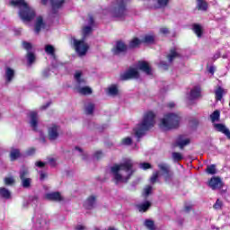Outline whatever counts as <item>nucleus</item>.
Wrapping results in <instances>:
<instances>
[{
    "label": "nucleus",
    "instance_id": "2eb2a0df",
    "mask_svg": "<svg viewBox=\"0 0 230 230\" xmlns=\"http://www.w3.org/2000/svg\"><path fill=\"white\" fill-rule=\"evenodd\" d=\"M44 199L46 200H52L53 202H62L64 198L60 194V192H49L45 194Z\"/></svg>",
    "mask_w": 230,
    "mask_h": 230
},
{
    "label": "nucleus",
    "instance_id": "de8ad7c7",
    "mask_svg": "<svg viewBox=\"0 0 230 230\" xmlns=\"http://www.w3.org/2000/svg\"><path fill=\"white\" fill-rule=\"evenodd\" d=\"M13 182H15V181L13 180V177H8V178H5V179H4V183H5L7 186H10V184H13Z\"/></svg>",
    "mask_w": 230,
    "mask_h": 230
},
{
    "label": "nucleus",
    "instance_id": "603ef678",
    "mask_svg": "<svg viewBox=\"0 0 230 230\" xmlns=\"http://www.w3.org/2000/svg\"><path fill=\"white\" fill-rule=\"evenodd\" d=\"M35 166H38V168H44V166H46V163L39 161L35 163Z\"/></svg>",
    "mask_w": 230,
    "mask_h": 230
},
{
    "label": "nucleus",
    "instance_id": "09e8293b",
    "mask_svg": "<svg viewBox=\"0 0 230 230\" xmlns=\"http://www.w3.org/2000/svg\"><path fill=\"white\" fill-rule=\"evenodd\" d=\"M224 206V203L220 201V199H217L214 205L215 209H220Z\"/></svg>",
    "mask_w": 230,
    "mask_h": 230
},
{
    "label": "nucleus",
    "instance_id": "f3484780",
    "mask_svg": "<svg viewBox=\"0 0 230 230\" xmlns=\"http://www.w3.org/2000/svg\"><path fill=\"white\" fill-rule=\"evenodd\" d=\"M29 123L34 130H37V125H39V115L37 114V111H31L29 113Z\"/></svg>",
    "mask_w": 230,
    "mask_h": 230
},
{
    "label": "nucleus",
    "instance_id": "e2e57ef3",
    "mask_svg": "<svg viewBox=\"0 0 230 230\" xmlns=\"http://www.w3.org/2000/svg\"><path fill=\"white\" fill-rule=\"evenodd\" d=\"M209 73H211V75H214L215 73V67L213 66H210L209 69H208Z\"/></svg>",
    "mask_w": 230,
    "mask_h": 230
},
{
    "label": "nucleus",
    "instance_id": "37998d69",
    "mask_svg": "<svg viewBox=\"0 0 230 230\" xmlns=\"http://www.w3.org/2000/svg\"><path fill=\"white\" fill-rule=\"evenodd\" d=\"M139 44H141V40H139V39H137V38H135L130 41L129 46L131 48H137V46H139Z\"/></svg>",
    "mask_w": 230,
    "mask_h": 230
},
{
    "label": "nucleus",
    "instance_id": "1a4fd4ad",
    "mask_svg": "<svg viewBox=\"0 0 230 230\" xmlns=\"http://www.w3.org/2000/svg\"><path fill=\"white\" fill-rule=\"evenodd\" d=\"M49 139L50 141H56L58 139V136H60V126L57 124H51L48 129Z\"/></svg>",
    "mask_w": 230,
    "mask_h": 230
},
{
    "label": "nucleus",
    "instance_id": "58836bf2",
    "mask_svg": "<svg viewBox=\"0 0 230 230\" xmlns=\"http://www.w3.org/2000/svg\"><path fill=\"white\" fill-rule=\"evenodd\" d=\"M172 159L175 163H177L178 161H182V159H184V156H182V154L181 153L174 152L172 153Z\"/></svg>",
    "mask_w": 230,
    "mask_h": 230
},
{
    "label": "nucleus",
    "instance_id": "f704fd0d",
    "mask_svg": "<svg viewBox=\"0 0 230 230\" xmlns=\"http://www.w3.org/2000/svg\"><path fill=\"white\" fill-rule=\"evenodd\" d=\"M84 111L86 114H93V112H94V104L88 102L84 107Z\"/></svg>",
    "mask_w": 230,
    "mask_h": 230
},
{
    "label": "nucleus",
    "instance_id": "69168bd1",
    "mask_svg": "<svg viewBox=\"0 0 230 230\" xmlns=\"http://www.w3.org/2000/svg\"><path fill=\"white\" fill-rule=\"evenodd\" d=\"M191 209L190 206L185 207V211L188 213V211H190Z\"/></svg>",
    "mask_w": 230,
    "mask_h": 230
},
{
    "label": "nucleus",
    "instance_id": "72a5a7b5",
    "mask_svg": "<svg viewBox=\"0 0 230 230\" xmlns=\"http://www.w3.org/2000/svg\"><path fill=\"white\" fill-rule=\"evenodd\" d=\"M152 186L147 185L144 188L143 191H142V197L144 199H146V197H149L150 195H152Z\"/></svg>",
    "mask_w": 230,
    "mask_h": 230
},
{
    "label": "nucleus",
    "instance_id": "0e129e2a",
    "mask_svg": "<svg viewBox=\"0 0 230 230\" xmlns=\"http://www.w3.org/2000/svg\"><path fill=\"white\" fill-rule=\"evenodd\" d=\"M75 150H76L77 152H79V154H84V151L82 150V148H80V147H78V146L75 147Z\"/></svg>",
    "mask_w": 230,
    "mask_h": 230
},
{
    "label": "nucleus",
    "instance_id": "423d86ee",
    "mask_svg": "<svg viewBox=\"0 0 230 230\" xmlns=\"http://www.w3.org/2000/svg\"><path fill=\"white\" fill-rule=\"evenodd\" d=\"M74 78L75 81V90L79 94H83L84 96L93 94V89H91V87L84 86L87 84V80L84 77L82 71L75 72Z\"/></svg>",
    "mask_w": 230,
    "mask_h": 230
},
{
    "label": "nucleus",
    "instance_id": "393cba45",
    "mask_svg": "<svg viewBox=\"0 0 230 230\" xmlns=\"http://www.w3.org/2000/svg\"><path fill=\"white\" fill-rule=\"evenodd\" d=\"M215 94H216V100L220 102L224 98V95L227 94V90L224 89L222 86H218L215 90Z\"/></svg>",
    "mask_w": 230,
    "mask_h": 230
},
{
    "label": "nucleus",
    "instance_id": "864d4df0",
    "mask_svg": "<svg viewBox=\"0 0 230 230\" xmlns=\"http://www.w3.org/2000/svg\"><path fill=\"white\" fill-rule=\"evenodd\" d=\"M35 154V148H30L26 151V155H33Z\"/></svg>",
    "mask_w": 230,
    "mask_h": 230
},
{
    "label": "nucleus",
    "instance_id": "6e6d98bb",
    "mask_svg": "<svg viewBox=\"0 0 230 230\" xmlns=\"http://www.w3.org/2000/svg\"><path fill=\"white\" fill-rule=\"evenodd\" d=\"M160 32L163 33L164 35L168 34V28L164 27L160 29Z\"/></svg>",
    "mask_w": 230,
    "mask_h": 230
},
{
    "label": "nucleus",
    "instance_id": "338daca9",
    "mask_svg": "<svg viewBox=\"0 0 230 230\" xmlns=\"http://www.w3.org/2000/svg\"><path fill=\"white\" fill-rule=\"evenodd\" d=\"M48 107H49V103H48L45 106H41V110L44 111V109H48Z\"/></svg>",
    "mask_w": 230,
    "mask_h": 230
},
{
    "label": "nucleus",
    "instance_id": "f03ea898",
    "mask_svg": "<svg viewBox=\"0 0 230 230\" xmlns=\"http://www.w3.org/2000/svg\"><path fill=\"white\" fill-rule=\"evenodd\" d=\"M11 6L19 8L18 15L23 22H30V21L35 18V9L26 3L24 0H11Z\"/></svg>",
    "mask_w": 230,
    "mask_h": 230
},
{
    "label": "nucleus",
    "instance_id": "052dcab7",
    "mask_svg": "<svg viewBox=\"0 0 230 230\" xmlns=\"http://www.w3.org/2000/svg\"><path fill=\"white\" fill-rule=\"evenodd\" d=\"M40 181H44V179H46V174L44 172H40Z\"/></svg>",
    "mask_w": 230,
    "mask_h": 230
},
{
    "label": "nucleus",
    "instance_id": "c9c22d12",
    "mask_svg": "<svg viewBox=\"0 0 230 230\" xmlns=\"http://www.w3.org/2000/svg\"><path fill=\"white\" fill-rule=\"evenodd\" d=\"M108 93L110 96H116L118 94V86L116 84H112L108 88Z\"/></svg>",
    "mask_w": 230,
    "mask_h": 230
},
{
    "label": "nucleus",
    "instance_id": "f257e3e1",
    "mask_svg": "<svg viewBox=\"0 0 230 230\" xmlns=\"http://www.w3.org/2000/svg\"><path fill=\"white\" fill-rule=\"evenodd\" d=\"M134 161L128 158L119 164H114L111 167V173L115 184L128 182V180L134 174Z\"/></svg>",
    "mask_w": 230,
    "mask_h": 230
},
{
    "label": "nucleus",
    "instance_id": "a878e982",
    "mask_svg": "<svg viewBox=\"0 0 230 230\" xmlns=\"http://www.w3.org/2000/svg\"><path fill=\"white\" fill-rule=\"evenodd\" d=\"M196 98H200V87L196 86L190 90V100H196Z\"/></svg>",
    "mask_w": 230,
    "mask_h": 230
},
{
    "label": "nucleus",
    "instance_id": "5701e85b",
    "mask_svg": "<svg viewBox=\"0 0 230 230\" xmlns=\"http://www.w3.org/2000/svg\"><path fill=\"white\" fill-rule=\"evenodd\" d=\"M96 206V197L90 196L84 203L85 209H93Z\"/></svg>",
    "mask_w": 230,
    "mask_h": 230
},
{
    "label": "nucleus",
    "instance_id": "bb28decb",
    "mask_svg": "<svg viewBox=\"0 0 230 230\" xmlns=\"http://www.w3.org/2000/svg\"><path fill=\"white\" fill-rule=\"evenodd\" d=\"M179 57H180L179 49L174 48V49H171V52L168 55V60H169V62H173V60H175V58H177Z\"/></svg>",
    "mask_w": 230,
    "mask_h": 230
},
{
    "label": "nucleus",
    "instance_id": "6ab92c4d",
    "mask_svg": "<svg viewBox=\"0 0 230 230\" xmlns=\"http://www.w3.org/2000/svg\"><path fill=\"white\" fill-rule=\"evenodd\" d=\"M190 140L188 136L181 135L176 139V145L179 146V148H183L184 146H188L190 145Z\"/></svg>",
    "mask_w": 230,
    "mask_h": 230
},
{
    "label": "nucleus",
    "instance_id": "9b49d317",
    "mask_svg": "<svg viewBox=\"0 0 230 230\" xmlns=\"http://www.w3.org/2000/svg\"><path fill=\"white\" fill-rule=\"evenodd\" d=\"M132 78H139L137 68H129L127 72L120 75V80H130Z\"/></svg>",
    "mask_w": 230,
    "mask_h": 230
},
{
    "label": "nucleus",
    "instance_id": "4be33fe9",
    "mask_svg": "<svg viewBox=\"0 0 230 230\" xmlns=\"http://www.w3.org/2000/svg\"><path fill=\"white\" fill-rule=\"evenodd\" d=\"M45 26H46V23H44V19L42 18V16H38L36 18L35 28H34L35 33H39L40 30H44Z\"/></svg>",
    "mask_w": 230,
    "mask_h": 230
},
{
    "label": "nucleus",
    "instance_id": "bf43d9fd",
    "mask_svg": "<svg viewBox=\"0 0 230 230\" xmlns=\"http://www.w3.org/2000/svg\"><path fill=\"white\" fill-rule=\"evenodd\" d=\"M76 230H84L85 229V227L82 225H78L76 227H75Z\"/></svg>",
    "mask_w": 230,
    "mask_h": 230
},
{
    "label": "nucleus",
    "instance_id": "2f4dec72",
    "mask_svg": "<svg viewBox=\"0 0 230 230\" xmlns=\"http://www.w3.org/2000/svg\"><path fill=\"white\" fill-rule=\"evenodd\" d=\"M45 53H47V55H49L50 57H52V58H54V60H55V48L52 45L45 46Z\"/></svg>",
    "mask_w": 230,
    "mask_h": 230
},
{
    "label": "nucleus",
    "instance_id": "79ce46f5",
    "mask_svg": "<svg viewBox=\"0 0 230 230\" xmlns=\"http://www.w3.org/2000/svg\"><path fill=\"white\" fill-rule=\"evenodd\" d=\"M121 145L124 146H129V145H132V137H127L122 139Z\"/></svg>",
    "mask_w": 230,
    "mask_h": 230
},
{
    "label": "nucleus",
    "instance_id": "b1692460",
    "mask_svg": "<svg viewBox=\"0 0 230 230\" xmlns=\"http://www.w3.org/2000/svg\"><path fill=\"white\" fill-rule=\"evenodd\" d=\"M15 76V71L10 67L5 68V84H11L12 80Z\"/></svg>",
    "mask_w": 230,
    "mask_h": 230
},
{
    "label": "nucleus",
    "instance_id": "680f3d73",
    "mask_svg": "<svg viewBox=\"0 0 230 230\" xmlns=\"http://www.w3.org/2000/svg\"><path fill=\"white\" fill-rule=\"evenodd\" d=\"M52 73H55L57 75V66L52 65Z\"/></svg>",
    "mask_w": 230,
    "mask_h": 230
},
{
    "label": "nucleus",
    "instance_id": "473e14b6",
    "mask_svg": "<svg viewBox=\"0 0 230 230\" xmlns=\"http://www.w3.org/2000/svg\"><path fill=\"white\" fill-rule=\"evenodd\" d=\"M192 30L199 39L202 37V26L199 24H194Z\"/></svg>",
    "mask_w": 230,
    "mask_h": 230
},
{
    "label": "nucleus",
    "instance_id": "4c0bfd02",
    "mask_svg": "<svg viewBox=\"0 0 230 230\" xmlns=\"http://www.w3.org/2000/svg\"><path fill=\"white\" fill-rule=\"evenodd\" d=\"M144 224L149 230H155V225L154 224V221L146 219Z\"/></svg>",
    "mask_w": 230,
    "mask_h": 230
},
{
    "label": "nucleus",
    "instance_id": "39448f33",
    "mask_svg": "<svg viewBox=\"0 0 230 230\" xmlns=\"http://www.w3.org/2000/svg\"><path fill=\"white\" fill-rule=\"evenodd\" d=\"M181 125V115L179 113L168 112L160 119L159 127L161 130H172L178 128Z\"/></svg>",
    "mask_w": 230,
    "mask_h": 230
},
{
    "label": "nucleus",
    "instance_id": "c03bdc74",
    "mask_svg": "<svg viewBox=\"0 0 230 230\" xmlns=\"http://www.w3.org/2000/svg\"><path fill=\"white\" fill-rule=\"evenodd\" d=\"M157 179H159V172L156 171L153 173L151 179H150V182H152V184H155V182H156Z\"/></svg>",
    "mask_w": 230,
    "mask_h": 230
},
{
    "label": "nucleus",
    "instance_id": "aec40b11",
    "mask_svg": "<svg viewBox=\"0 0 230 230\" xmlns=\"http://www.w3.org/2000/svg\"><path fill=\"white\" fill-rule=\"evenodd\" d=\"M208 186L211 190H220L223 186L222 180L218 177H213L208 181Z\"/></svg>",
    "mask_w": 230,
    "mask_h": 230
},
{
    "label": "nucleus",
    "instance_id": "f8f14e48",
    "mask_svg": "<svg viewBox=\"0 0 230 230\" xmlns=\"http://www.w3.org/2000/svg\"><path fill=\"white\" fill-rule=\"evenodd\" d=\"M33 222H35L36 227H44L46 224H48L46 215L38 214L32 218Z\"/></svg>",
    "mask_w": 230,
    "mask_h": 230
},
{
    "label": "nucleus",
    "instance_id": "774afa93",
    "mask_svg": "<svg viewBox=\"0 0 230 230\" xmlns=\"http://www.w3.org/2000/svg\"><path fill=\"white\" fill-rule=\"evenodd\" d=\"M214 58H215V60H217V58H220V55H218V54L215 55Z\"/></svg>",
    "mask_w": 230,
    "mask_h": 230
},
{
    "label": "nucleus",
    "instance_id": "9d476101",
    "mask_svg": "<svg viewBox=\"0 0 230 230\" xmlns=\"http://www.w3.org/2000/svg\"><path fill=\"white\" fill-rule=\"evenodd\" d=\"M28 168L22 167L20 171V179L22 181V186L23 188H30L31 184V179L26 178V175H28Z\"/></svg>",
    "mask_w": 230,
    "mask_h": 230
},
{
    "label": "nucleus",
    "instance_id": "c85d7f7f",
    "mask_svg": "<svg viewBox=\"0 0 230 230\" xmlns=\"http://www.w3.org/2000/svg\"><path fill=\"white\" fill-rule=\"evenodd\" d=\"M152 206L150 201H145L144 203L137 205V209L140 213H145V211H148V208Z\"/></svg>",
    "mask_w": 230,
    "mask_h": 230
},
{
    "label": "nucleus",
    "instance_id": "7c9ffc66",
    "mask_svg": "<svg viewBox=\"0 0 230 230\" xmlns=\"http://www.w3.org/2000/svg\"><path fill=\"white\" fill-rule=\"evenodd\" d=\"M0 197H3V199H11L12 193L6 188H0Z\"/></svg>",
    "mask_w": 230,
    "mask_h": 230
},
{
    "label": "nucleus",
    "instance_id": "4d7b16f0",
    "mask_svg": "<svg viewBox=\"0 0 230 230\" xmlns=\"http://www.w3.org/2000/svg\"><path fill=\"white\" fill-rule=\"evenodd\" d=\"M49 69H46L43 71V76H45V78H48V76H49Z\"/></svg>",
    "mask_w": 230,
    "mask_h": 230
},
{
    "label": "nucleus",
    "instance_id": "13d9d810",
    "mask_svg": "<svg viewBox=\"0 0 230 230\" xmlns=\"http://www.w3.org/2000/svg\"><path fill=\"white\" fill-rule=\"evenodd\" d=\"M167 107H168L169 109H173V108H175V102H169V103L167 104Z\"/></svg>",
    "mask_w": 230,
    "mask_h": 230
},
{
    "label": "nucleus",
    "instance_id": "7ed1b4c3",
    "mask_svg": "<svg viewBox=\"0 0 230 230\" xmlns=\"http://www.w3.org/2000/svg\"><path fill=\"white\" fill-rule=\"evenodd\" d=\"M89 23L90 25L84 26L83 28V40H76L75 38L72 40L74 48L79 57H84V55H85V53H87V50L89 49V45H87L84 40L85 37H87V35H90L91 31H93V24L94 23V20L93 19V17L89 18Z\"/></svg>",
    "mask_w": 230,
    "mask_h": 230
},
{
    "label": "nucleus",
    "instance_id": "5fc2aeb1",
    "mask_svg": "<svg viewBox=\"0 0 230 230\" xmlns=\"http://www.w3.org/2000/svg\"><path fill=\"white\" fill-rule=\"evenodd\" d=\"M159 67H161V69H168V65L164 62H161Z\"/></svg>",
    "mask_w": 230,
    "mask_h": 230
},
{
    "label": "nucleus",
    "instance_id": "a211bd4d",
    "mask_svg": "<svg viewBox=\"0 0 230 230\" xmlns=\"http://www.w3.org/2000/svg\"><path fill=\"white\" fill-rule=\"evenodd\" d=\"M214 128L217 130V132H221V134H224L230 139V130L226 127V125L222 123H214Z\"/></svg>",
    "mask_w": 230,
    "mask_h": 230
},
{
    "label": "nucleus",
    "instance_id": "a18cd8bd",
    "mask_svg": "<svg viewBox=\"0 0 230 230\" xmlns=\"http://www.w3.org/2000/svg\"><path fill=\"white\" fill-rule=\"evenodd\" d=\"M158 3V8H163L168 4L169 0H156Z\"/></svg>",
    "mask_w": 230,
    "mask_h": 230
},
{
    "label": "nucleus",
    "instance_id": "6e6552de",
    "mask_svg": "<svg viewBox=\"0 0 230 230\" xmlns=\"http://www.w3.org/2000/svg\"><path fill=\"white\" fill-rule=\"evenodd\" d=\"M158 168L161 170V172H163L165 182H172V180L173 179V172L170 171V166L166 164H159Z\"/></svg>",
    "mask_w": 230,
    "mask_h": 230
},
{
    "label": "nucleus",
    "instance_id": "4468645a",
    "mask_svg": "<svg viewBox=\"0 0 230 230\" xmlns=\"http://www.w3.org/2000/svg\"><path fill=\"white\" fill-rule=\"evenodd\" d=\"M22 47L24 48V49H26L28 51L27 60H28L29 66H31V64L35 62V55H33V53L31 52V44L28 43V42H23Z\"/></svg>",
    "mask_w": 230,
    "mask_h": 230
},
{
    "label": "nucleus",
    "instance_id": "8fccbe9b",
    "mask_svg": "<svg viewBox=\"0 0 230 230\" xmlns=\"http://www.w3.org/2000/svg\"><path fill=\"white\" fill-rule=\"evenodd\" d=\"M94 159H102L103 157V153L102 151L95 152L93 155Z\"/></svg>",
    "mask_w": 230,
    "mask_h": 230
},
{
    "label": "nucleus",
    "instance_id": "e433bc0d",
    "mask_svg": "<svg viewBox=\"0 0 230 230\" xmlns=\"http://www.w3.org/2000/svg\"><path fill=\"white\" fill-rule=\"evenodd\" d=\"M155 40V36L152 34H147L144 37V42H146V44H152L154 43Z\"/></svg>",
    "mask_w": 230,
    "mask_h": 230
},
{
    "label": "nucleus",
    "instance_id": "dca6fc26",
    "mask_svg": "<svg viewBox=\"0 0 230 230\" xmlns=\"http://www.w3.org/2000/svg\"><path fill=\"white\" fill-rule=\"evenodd\" d=\"M49 1L51 3L53 12L58 8H62V6H64V3H66V0H41V4H48Z\"/></svg>",
    "mask_w": 230,
    "mask_h": 230
},
{
    "label": "nucleus",
    "instance_id": "a19ab883",
    "mask_svg": "<svg viewBox=\"0 0 230 230\" xmlns=\"http://www.w3.org/2000/svg\"><path fill=\"white\" fill-rule=\"evenodd\" d=\"M207 173H209L210 175H215L217 173V167L215 164L209 165L207 167Z\"/></svg>",
    "mask_w": 230,
    "mask_h": 230
},
{
    "label": "nucleus",
    "instance_id": "20e7f679",
    "mask_svg": "<svg viewBox=\"0 0 230 230\" xmlns=\"http://www.w3.org/2000/svg\"><path fill=\"white\" fill-rule=\"evenodd\" d=\"M155 125V113L146 111L144 113L142 121L134 128V134L137 137L144 136L146 130H150Z\"/></svg>",
    "mask_w": 230,
    "mask_h": 230
},
{
    "label": "nucleus",
    "instance_id": "0eeeda50",
    "mask_svg": "<svg viewBox=\"0 0 230 230\" xmlns=\"http://www.w3.org/2000/svg\"><path fill=\"white\" fill-rule=\"evenodd\" d=\"M110 13L114 19H123L127 15V0H117Z\"/></svg>",
    "mask_w": 230,
    "mask_h": 230
},
{
    "label": "nucleus",
    "instance_id": "412c9836",
    "mask_svg": "<svg viewBox=\"0 0 230 230\" xmlns=\"http://www.w3.org/2000/svg\"><path fill=\"white\" fill-rule=\"evenodd\" d=\"M137 67V69H140V71L146 73V75H152V68L150 67V65L146 61L138 62Z\"/></svg>",
    "mask_w": 230,
    "mask_h": 230
},
{
    "label": "nucleus",
    "instance_id": "cd10ccee",
    "mask_svg": "<svg viewBox=\"0 0 230 230\" xmlns=\"http://www.w3.org/2000/svg\"><path fill=\"white\" fill-rule=\"evenodd\" d=\"M21 157V151L17 148L11 149L10 159L11 161H17Z\"/></svg>",
    "mask_w": 230,
    "mask_h": 230
},
{
    "label": "nucleus",
    "instance_id": "ddd939ff",
    "mask_svg": "<svg viewBox=\"0 0 230 230\" xmlns=\"http://www.w3.org/2000/svg\"><path fill=\"white\" fill-rule=\"evenodd\" d=\"M111 51L113 55H121L127 51V46L123 41H117Z\"/></svg>",
    "mask_w": 230,
    "mask_h": 230
},
{
    "label": "nucleus",
    "instance_id": "c756f323",
    "mask_svg": "<svg viewBox=\"0 0 230 230\" xmlns=\"http://www.w3.org/2000/svg\"><path fill=\"white\" fill-rule=\"evenodd\" d=\"M220 120V111L216 110L213 113L210 114V121L215 123Z\"/></svg>",
    "mask_w": 230,
    "mask_h": 230
},
{
    "label": "nucleus",
    "instance_id": "ea45409f",
    "mask_svg": "<svg viewBox=\"0 0 230 230\" xmlns=\"http://www.w3.org/2000/svg\"><path fill=\"white\" fill-rule=\"evenodd\" d=\"M199 10H208V4L204 0H198Z\"/></svg>",
    "mask_w": 230,
    "mask_h": 230
},
{
    "label": "nucleus",
    "instance_id": "3c124183",
    "mask_svg": "<svg viewBox=\"0 0 230 230\" xmlns=\"http://www.w3.org/2000/svg\"><path fill=\"white\" fill-rule=\"evenodd\" d=\"M49 164H50V166H57V160L55 158H49Z\"/></svg>",
    "mask_w": 230,
    "mask_h": 230
},
{
    "label": "nucleus",
    "instance_id": "49530a36",
    "mask_svg": "<svg viewBox=\"0 0 230 230\" xmlns=\"http://www.w3.org/2000/svg\"><path fill=\"white\" fill-rule=\"evenodd\" d=\"M139 166L142 170H148L152 168V165L149 163H142L139 164Z\"/></svg>",
    "mask_w": 230,
    "mask_h": 230
}]
</instances>
